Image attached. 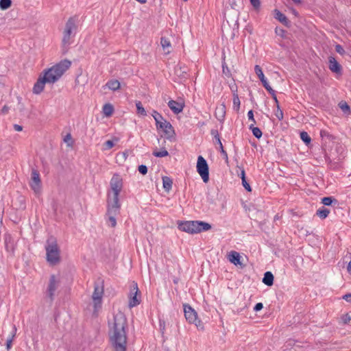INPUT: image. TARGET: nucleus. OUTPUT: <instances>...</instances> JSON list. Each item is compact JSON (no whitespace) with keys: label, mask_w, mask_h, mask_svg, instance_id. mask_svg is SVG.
<instances>
[{"label":"nucleus","mask_w":351,"mask_h":351,"mask_svg":"<svg viewBox=\"0 0 351 351\" xmlns=\"http://www.w3.org/2000/svg\"><path fill=\"white\" fill-rule=\"evenodd\" d=\"M126 326L127 319L123 313L114 315L113 322L110 324L109 335L115 351H126Z\"/></svg>","instance_id":"f257e3e1"},{"label":"nucleus","mask_w":351,"mask_h":351,"mask_svg":"<svg viewBox=\"0 0 351 351\" xmlns=\"http://www.w3.org/2000/svg\"><path fill=\"white\" fill-rule=\"evenodd\" d=\"M71 62L69 60H63L49 69L43 71V76L47 79L49 84L56 82L62 75L69 69Z\"/></svg>","instance_id":"f03ea898"},{"label":"nucleus","mask_w":351,"mask_h":351,"mask_svg":"<svg viewBox=\"0 0 351 351\" xmlns=\"http://www.w3.org/2000/svg\"><path fill=\"white\" fill-rule=\"evenodd\" d=\"M47 262L51 265H56L60 261V250L57 241L53 237H50L47 240L45 245Z\"/></svg>","instance_id":"7ed1b4c3"},{"label":"nucleus","mask_w":351,"mask_h":351,"mask_svg":"<svg viewBox=\"0 0 351 351\" xmlns=\"http://www.w3.org/2000/svg\"><path fill=\"white\" fill-rule=\"evenodd\" d=\"M179 230L191 234L207 231L211 228L210 224L200 221H189L178 223Z\"/></svg>","instance_id":"20e7f679"},{"label":"nucleus","mask_w":351,"mask_h":351,"mask_svg":"<svg viewBox=\"0 0 351 351\" xmlns=\"http://www.w3.org/2000/svg\"><path fill=\"white\" fill-rule=\"evenodd\" d=\"M112 193H108V203L119 204V196L123 187V180L118 174H114L110 180Z\"/></svg>","instance_id":"39448f33"},{"label":"nucleus","mask_w":351,"mask_h":351,"mask_svg":"<svg viewBox=\"0 0 351 351\" xmlns=\"http://www.w3.org/2000/svg\"><path fill=\"white\" fill-rule=\"evenodd\" d=\"M77 29L76 20L73 17H70L65 24V28L63 32L62 40L64 53L67 51L69 46L71 44V36L74 35Z\"/></svg>","instance_id":"423d86ee"},{"label":"nucleus","mask_w":351,"mask_h":351,"mask_svg":"<svg viewBox=\"0 0 351 351\" xmlns=\"http://www.w3.org/2000/svg\"><path fill=\"white\" fill-rule=\"evenodd\" d=\"M104 295V286L102 282L95 283L92 299L94 306L93 314L97 315L99 310L101 307L102 298Z\"/></svg>","instance_id":"0eeeda50"},{"label":"nucleus","mask_w":351,"mask_h":351,"mask_svg":"<svg viewBox=\"0 0 351 351\" xmlns=\"http://www.w3.org/2000/svg\"><path fill=\"white\" fill-rule=\"evenodd\" d=\"M183 307L184 316L187 322L190 324H193L197 328L202 329L203 324L202 322L198 319L196 311L189 304H185L183 305Z\"/></svg>","instance_id":"6e6552de"},{"label":"nucleus","mask_w":351,"mask_h":351,"mask_svg":"<svg viewBox=\"0 0 351 351\" xmlns=\"http://www.w3.org/2000/svg\"><path fill=\"white\" fill-rule=\"evenodd\" d=\"M197 171L202 178L203 181L206 183L209 180L208 165L206 160L202 156H199L197 158Z\"/></svg>","instance_id":"1a4fd4ad"},{"label":"nucleus","mask_w":351,"mask_h":351,"mask_svg":"<svg viewBox=\"0 0 351 351\" xmlns=\"http://www.w3.org/2000/svg\"><path fill=\"white\" fill-rule=\"evenodd\" d=\"M120 204L108 203L107 215L108 216L109 225L114 228L117 225L116 215L119 213Z\"/></svg>","instance_id":"9d476101"},{"label":"nucleus","mask_w":351,"mask_h":351,"mask_svg":"<svg viewBox=\"0 0 351 351\" xmlns=\"http://www.w3.org/2000/svg\"><path fill=\"white\" fill-rule=\"evenodd\" d=\"M30 186L36 193L40 191L41 189V181L40 178V174L36 169H32Z\"/></svg>","instance_id":"9b49d317"},{"label":"nucleus","mask_w":351,"mask_h":351,"mask_svg":"<svg viewBox=\"0 0 351 351\" xmlns=\"http://www.w3.org/2000/svg\"><path fill=\"white\" fill-rule=\"evenodd\" d=\"M59 282L56 279L55 275H51L49 278V285L47 288V296L52 302L54 300L55 291L58 287Z\"/></svg>","instance_id":"f8f14e48"},{"label":"nucleus","mask_w":351,"mask_h":351,"mask_svg":"<svg viewBox=\"0 0 351 351\" xmlns=\"http://www.w3.org/2000/svg\"><path fill=\"white\" fill-rule=\"evenodd\" d=\"M138 289L136 283L133 282L132 287L130 291L129 306L134 307L140 304V300L137 298Z\"/></svg>","instance_id":"ddd939ff"},{"label":"nucleus","mask_w":351,"mask_h":351,"mask_svg":"<svg viewBox=\"0 0 351 351\" xmlns=\"http://www.w3.org/2000/svg\"><path fill=\"white\" fill-rule=\"evenodd\" d=\"M45 84H49L47 79L45 78L43 75L40 76L37 82L34 84L33 93L36 95L41 93L44 90Z\"/></svg>","instance_id":"4468645a"},{"label":"nucleus","mask_w":351,"mask_h":351,"mask_svg":"<svg viewBox=\"0 0 351 351\" xmlns=\"http://www.w3.org/2000/svg\"><path fill=\"white\" fill-rule=\"evenodd\" d=\"M328 68L329 69L337 74H341L342 71V67L340 64L336 60V59L330 56L328 58Z\"/></svg>","instance_id":"2eb2a0df"},{"label":"nucleus","mask_w":351,"mask_h":351,"mask_svg":"<svg viewBox=\"0 0 351 351\" xmlns=\"http://www.w3.org/2000/svg\"><path fill=\"white\" fill-rule=\"evenodd\" d=\"M158 128L162 130L165 134L168 136V138L171 137L175 134L173 126L166 120L159 124Z\"/></svg>","instance_id":"dca6fc26"},{"label":"nucleus","mask_w":351,"mask_h":351,"mask_svg":"<svg viewBox=\"0 0 351 351\" xmlns=\"http://www.w3.org/2000/svg\"><path fill=\"white\" fill-rule=\"evenodd\" d=\"M168 106L175 114H179L183 110L184 104L182 102L170 100L168 102Z\"/></svg>","instance_id":"f3484780"},{"label":"nucleus","mask_w":351,"mask_h":351,"mask_svg":"<svg viewBox=\"0 0 351 351\" xmlns=\"http://www.w3.org/2000/svg\"><path fill=\"white\" fill-rule=\"evenodd\" d=\"M274 18L279 21L282 24H283L286 27H289L290 21H289L287 17L278 10H274Z\"/></svg>","instance_id":"a211bd4d"},{"label":"nucleus","mask_w":351,"mask_h":351,"mask_svg":"<svg viewBox=\"0 0 351 351\" xmlns=\"http://www.w3.org/2000/svg\"><path fill=\"white\" fill-rule=\"evenodd\" d=\"M215 117L219 121H223L226 117V106L223 103L219 106H217L215 112Z\"/></svg>","instance_id":"6ab92c4d"},{"label":"nucleus","mask_w":351,"mask_h":351,"mask_svg":"<svg viewBox=\"0 0 351 351\" xmlns=\"http://www.w3.org/2000/svg\"><path fill=\"white\" fill-rule=\"evenodd\" d=\"M254 71H255L256 74L258 77L259 80L262 82L263 86L265 88H267V86H268V85H269V83L267 81L266 78L265 77V75L263 73L261 67L259 65H256L254 66Z\"/></svg>","instance_id":"aec40b11"},{"label":"nucleus","mask_w":351,"mask_h":351,"mask_svg":"<svg viewBox=\"0 0 351 351\" xmlns=\"http://www.w3.org/2000/svg\"><path fill=\"white\" fill-rule=\"evenodd\" d=\"M175 73L178 77L181 78H186L187 75V68L184 65H178L175 68Z\"/></svg>","instance_id":"412c9836"},{"label":"nucleus","mask_w":351,"mask_h":351,"mask_svg":"<svg viewBox=\"0 0 351 351\" xmlns=\"http://www.w3.org/2000/svg\"><path fill=\"white\" fill-rule=\"evenodd\" d=\"M106 86L111 90L116 91L120 88L121 84L117 80H110L106 84Z\"/></svg>","instance_id":"4be33fe9"},{"label":"nucleus","mask_w":351,"mask_h":351,"mask_svg":"<svg viewBox=\"0 0 351 351\" xmlns=\"http://www.w3.org/2000/svg\"><path fill=\"white\" fill-rule=\"evenodd\" d=\"M229 261L235 265H240V255L238 252L232 251L228 255Z\"/></svg>","instance_id":"5701e85b"},{"label":"nucleus","mask_w":351,"mask_h":351,"mask_svg":"<svg viewBox=\"0 0 351 351\" xmlns=\"http://www.w3.org/2000/svg\"><path fill=\"white\" fill-rule=\"evenodd\" d=\"M263 282L267 285L271 286L274 284V275L270 271H267L264 274V277L263 278Z\"/></svg>","instance_id":"b1692460"},{"label":"nucleus","mask_w":351,"mask_h":351,"mask_svg":"<svg viewBox=\"0 0 351 351\" xmlns=\"http://www.w3.org/2000/svg\"><path fill=\"white\" fill-rule=\"evenodd\" d=\"M162 184L164 189L169 192L171 189L173 182L170 178L165 176L162 178Z\"/></svg>","instance_id":"393cba45"},{"label":"nucleus","mask_w":351,"mask_h":351,"mask_svg":"<svg viewBox=\"0 0 351 351\" xmlns=\"http://www.w3.org/2000/svg\"><path fill=\"white\" fill-rule=\"evenodd\" d=\"M5 250L9 252H14V245L12 241V238L10 236H6L5 237Z\"/></svg>","instance_id":"a878e982"},{"label":"nucleus","mask_w":351,"mask_h":351,"mask_svg":"<svg viewBox=\"0 0 351 351\" xmlns=\"http://www.w3.org/2000/svg\"><path fill=\"white\" fill-rule=\"evenodd\" d=\"M152 115L156 121V128L158 129L159 124L161 123L162 121H164V120H165V119L156 110H153Z\"/></svg>","instance_id":"bb28decb"},{"label":"nucleus","mask_w":351,"mask_h":351,"mask_svg":"<svg viewBox=\"0 0 351 351\" xmlns=\"http://www.w3.org/2000/svg\"><path fill=\"white\" fill-rule=\"evenodd\" d=\"M16 330L17 329H16V326L13 325L12 332L11 333V335H10V337L6 341V348H7L8 350H10L11 346H12V341H13V339H14V337L16 336Z\"/></svg>","instance_id":"cd10ccee"},{"label":"nucleus","mask_w":351,"mask_h":351,"mask_svg":"<svg viewBox=\"0 0 351 351\" xmlns=\"http://www.w3.org/2000/svg\"><path fill=\"white\" fill-rule=\"evenodd\" d=\"M160 44L165 51V53L166 54H169L170 53L169 48L171 47L170 41L168 39L162 37L160 39Z\"/></svg>","instance_id":"c85d7f7f"},{"label":"nucleus","mask_w":351,"mask_h":351,"mask_svg":"<svg viewBox=\"0 0 351 351\" xmlns=\"http://www.w3.org/2000/svg\"><path fill=\"white\" fill-rule=\"evenodd\" d=\"M329 213L330 210L324 207L318 209L316 212V215L322 219H326Z\"/></svg>","instance_id":"c756f323"},{"label":"nucleus","mask_w":351,"mask_h":351,"mask_svg":"<svg viewBox=\"0 0 351 351\" xmlns=\"http://www.w3.org/2000/svg\"><path fill=\"white\" fill-rule=\"evenodd\" d=\"M136 112L138 114L145 117L147 112L143 107L142 103L140 101H136Z\"/></svg>","instance_id":"7c9ffc66"},{"label":"nucleus","mask_w":351,"mask_h":351,"mask_svg":"<svg viewBox=\"0 0 351 351\" xmlns=\"http://www.w3.org/2000/svg\"><path fill=\"white\" fill-rule=\"evenodd\" d=\"M241 178L242 180V184L243 186V187L247 191H252V189H251V186L246 181V179H245V170L243 169H242L241 171Z\"/></svg>","instance_id":"2f4dec72"},{"label":"nucleus","mask_w":351,"mask_h":351,"mask_svg":"<svg viewBox=\"0 0 351 351\" xmlns=\"http://www.w3.org/2000/svg\"><path fill=\"white\" fill-rule=\"evenodd\" d=\"M240 99L239 98L238 94L234 91L233 93V108L234 109L238 112L240 108Z\"/></svg>","instance_id":"473e14b6"},{"label":"nucleus","mask_w":351,"mask_h":351,"mask_svg":"<svg viewBox=\"0 0 351 351\" xmlns=\"http://www.w3.org/2000/svg\"><path fill=\"white\" fill-rule=\"evenodd\" d=\"M113 110V106L110 104H106L103 106V112L107 117L111 116Z\"/></svg>","instance_id":"72a5a7b5"},{"label":"nucleus","mask_w":351,"mask_h":351,"mask_svg":"<svg viewBox=\"0 0 351 351\" xmlns=\"http://www.w3.org/2000/svg\"><path fill=\"white\" fill-rule=\"evenodd\" d=\"M250 129L252 130L253 135L257 138H260L262 136L263 133L261 130L258 128L254 127L253 123L250 125Z\"/></svg>","instance_id":"f704fd0d"},{"label":"nucleus","mask_w":351,"mask_h":351,"mask_svg":"<svg viewBox=\"0 0 351 351\" xmlns=\"http://www.w3.org/2000/svg\"><path fill=\"white\" fill-rule=\"evenodd\" d=\"M333 202H337V199L332 197H325L322 199V203L325 206H330Z\"/></svg>","instance_id":"c9c22d12"},{"label":"nucleus","mask_w":351,"mask_h":351,"mask_svg":"<svg viewBox=\"0 0 351 351\" xmlns=\"http://www.w3.org/2000/svg\"><path fill=\"white\" fill-rule=\"evenodd\" d=\"M300 138L306 143V145H308L311 141V137L308 133L304 131L300 132Z\"/></svg>","instance_id":"e433bc0d"},{"label":"nucleus","mask_w":351,"mask_h":351,"mask_svg":"<svg viewBox=\"0 0 351 351\" xmlns=\"http://www.w3.org/2000/svg\"><path fill=\"white\" fill-rule=\"evenodd\" d=\"M11 0H0V8L6 10L11 6Z\"/></svg>","instance_id":"4c0bfd02"},{"label":"nucleus","mask_w":351,"mask_h":351,"mask_svg":"<svg viewBox=\"0 0 351 351\" xmlns=\"http://www.w3.org/2000/svg\"><path fill=\"white\" fill-rule=\"evenodd\" d=\"M153 155L156 157H165L169 155L168 152L166 149H162L160 151H155L153 152Z\"/></svg>","instance_id":"58836bf2"},{"label":"nucleus","mask_w":351,"mask_h":351,"mask_svg":"<svg viewBox=\"0 0 351 351\" xmlns=\"http://www.w3.org/2000/svg\"><path fill=\"white\" fill-rule=\"evenodd\" d=\"M339 106L344 112H350V108L346 102H340Z\"/></svg>","instance_id":"ea45409f"},{"label":"nucleus","mask_w":351,"mask_h":351,"mask_svg":"<svg viewBox=\"0 0 351 351\" xmlns=\"http://www.w3.org/2000/svg\"><path fill=\"white\" fill-rule=\"evenodd\" d=\"M114 145V143L113 142V141H111V140H108L107 141H106L104 144V149H110L111 148H112Z\"/></svg>","instance_id":"a19ab883"},{"label":"nucleus","mask_w":351,"mask_h":351,"mask_svg":"<svg viewBox=\"0 0 351 351\" xmlns=\"http://www.w3.org/2000/svg\"><path fill=\"white\" fill-rule=\"evenodd\" d=\"M275 115L280 121L283 119V112L280 110L279 105H278V106H277V110L275 112Z\"/></svg>","instance_id":"79ce46f5"},{"label":"nucleus","mask_w":351,"mask_h":351,"mask_svg":"<svg viewBox=\"0 0 351 351\" xmlns=\"http://www.w3.org/2000/svg\"><path fill=\"white\" fill-rule=\"evenodd\" d=\"M64 141L65 143H67L69 146H72L73 145L72 136H71V134H67L64 136Z\"/></svg>","instance_id":"37998d69"},{"label":"nucleus","mask_w":351,"mask_h":351,"mask_svg":"<svg viewBox=\"0 0 351 351\" xmlns=\"http://www.w3.org/2000/svg\"><path fill=\"white\" fill-rule=\"evenodd\" d=\"M138 170L142 175H145L147 173V167L144 165H139Z\"/></svg>","instance_id":"c03bdc74"},{"label":"nucleus","mask_w":351,"mask_h":351,"mask_svg":"<svg viewBox=\"0 0 351 351\" xmlns=\"http://www.w3.org/2000/svg\"><path fill=\"white\" fill-rule=\"evenodd\" d=\"M250 3L254 7V9L258 10L261 6L260 0H250Z\"/></svg>","instance_id":"a18cd8bd"},{"label":"nucleus","mask_w":351,"mask_h":351,"mask_svg":"<svg viewBox=\"0 0 351 351\" xmlns=\"http://www.w3.org/2000/svg\"><path fill=\"white\" fill-rule=\"evenodd\" d=\"M335 51L341 55H343L345 53V50L342 46L339 44L335 45Z\"/></svg>","instance_id":"49530a36"},{"label":"nucleus","mask_w":351,"mask_h":351,"mask_svg":"<svg viewBox=\"0 0 351 351\" xmlns=\"http://www.w3.org/2000/svg\"><path fill=\"white\" fill-rule=\"evenodd\" d=\"M247 117H248V119L250 121H251L252 122L253 124L256 123V121L254 118V113H253V111L252 110H250L248 112H247Z\"/></svg>","instance_id":"de8ad7c7"},{"label":"nucleus","mask_w":351,"mask_h":351,"mask_svg":"<svg viewBox=\"0 0 351 351\" xmlns=\"http://www.w3.org/2000/svg\"><path fill=\"white\" fill-rule=\"evenodd\" d=\"M263 308V304L261 302L257 303L255 306L254 307V311H259Z\"/></svg>","instance_id":"09e8293b"},{"label":"nucleus","mask_w":351,"mask_h":351,"mask_svg":"<svg viewBox=\"0 0 351 351\" xmlns=\"http://www.w3.org/2000/svg\"><path fill=\"white\" fill-rule=\"evenodd\" d=\"M210 134L212 136H213V137L217 140L219 139L220 137H219V132L217 130H212L211 132H210Z\"/></svg>","instance_id":"8fccbe9b"},{"label":"nucleus","mask_w":351,"mask_h":351,"mask_svg":"<svg viewBox=\"0 0 351 351\" xmlns=\"http://www.w3.org/2000/svg\"><path fill=\"white\" fill-rule=\"evenodd\" d=\"M343 299L347 302H351V293H347L343 296Z\"/></svg>","instance_id":"3c124183"},{"label":"nucleus","mask_w":351,"mask_h":351,"mask_svg":"<svg viewBox=\"0 0 351 351\" xmlns=\"http://www.w3.org/2000/svg\"><path fill=\"white\" fill-rule=\"evenodd\" d=\"M14 129L17 131V132H21L23 130V127L20 125H18V124H14Z\"/></svg>","instance_id":"603ef678"},{"label":"nucleus","mask_w":351,"mask_h":351,"mask_svg":"<svg viewBox=\"0 0 351 351\" xmlns=\"http://www.w3.org/2000/svg\"><path fill=\"white\" fill-rule=\"evenodd\" d=\"M271 95H274V93H276L275 90L274 89H272V88L269 86V84L268 85V86H267V88H265Z\"/></svg>","instance_id":"864d4df0"},{"label":"nucleus","mask_w":351,"mask_h":351,"mask_svg":"<svg viewBox=\"0 0 351 351\" xmlns=\"http://www.w3.org/2000/svg\"><path fill=\"white\" fill-rule=\"evenodd\" d=\"M271 95H274V93H276L275 90L274 89H272V88L269 86V84L268 85V86H267V88H265Z\"/></svg>","instance_id":"5fc2aeb1"},{"label":"nucleus","mask_w":351,"mask_h":351,"mask_svg":"<svg viewBox=\"0 0 351 351\" xmlns=\"http://www.w3.org/2000/svg\"><path fill=\"white\" fill-rule=\"evenodd\" d=\"M221 153L223 154V157L228 160V154L227 152L223 149V147L222 146V149H220Z\"/></svg>","instance_id":"6e6d98bb"},{"label":"nucleus","mask_w":351,"mask_h":351,"mask_svg":"<svg viewBox=\"0 0 351 351\" xmlns=\"http://www.w3.org/2000/svg\"><path fill=\"white\" fill-rule=\"evenodd\" d=\"M8 110H9V108L7 106H4L2 109H1V112L3 114H6L8 112Z\"/></svg>","instance_id":"4d7b16f0"},{"label":"nucleus","mask_w":351,"mask_h":351,"mask_svg":"<svg viewBox=\"0 0 351 351\" xmlns=\"http://www.w3.org/2000/svg\"><path fill=\"white\" fill-rule=\"evenodd\" d=\"M160 327L162 330L165 329V322L160 321Z\"/></svg>","instance_id":"13d9d810"},{"label":"nucleus","mask_w":351,"mask_h":351,"mask_svg":"<svg viewBox=\"0 0 351 351\" xmlns=\"http://www.w3.org/2000/svg\"><path fill=\"white\" fill-rule=\"evenodd\" d=\"M222 68H223V73L226 74V71H225V69H227L228 72H229V71H228V66L225 64V63H223V64H222Z\"/></svg>","instance_id":"bf43d9fd"},{"label":"nucleus","mask_w":351,"mask_h":351,"mask_svg":"<svg viewBox=\"0 0 351 351\" xmlns=\"http://www.w3.org/2000/svg\"><path fill=\"white\" fill-rule=\"evenodd\" d=\"M348 272L351 274V262L348 263V265L347 267Z\"/></svg>","instance_id":"052dcab7"},{"label":"nucleus","mask_w":351,"mask_h":351,"mask_svg":"<svg viewBox=\"0 0 351 351\" xmlns=\"http://www.w3.org/2000/svg\"><path fill=\"white\" fill-rule=\"evenodd\" d=\"M351 317L347 314L346 315V318L344 319V323H347L348 321H350Z\"/></svg>","instance_id":"680f3d73"},{"label":"nucleus","mask_w":351,"mask_h":351,"mask_svg":"<svg viewBox=\"0 0 351 351\" xmlns=\"http://www.w3.org/2000/svg\"><path fill=\"white\" fill-rule=\"evenodd\" d=\"M216 141H217V144L219 145V148L222 149L223 145H222V143H221V141L220 140V138L219 139L216 140Z\"/></svg>","instance_id":"e2e57ef3"},{"label":"nucleus","mask_w":351,"mask_h":351,"mask_svg":"<svg viewBox=\"0 0 351 351\" xmlns=\"http://www.w3.org/2000/svg\"><path fill=\"white\" fill-rule=\"evenodd\" d=\"M296 4H300L302 2V0H292Z\"/></svg>","instance_id":"0e129e2a"},{"label":"nucleus","mask_w":351,"mask_h":351,"mask_svg":"<svg viewBox=\"0 0 351 351\" xmlns=\"http://www.w3.org/2000/svg\"><path fill=\"white\" fill-rule=\"evenodd\" d=\"M136 1L142 4L145 3L147 2V0H136Z\"/></svg>","instance_id":"69168bd1"},{"label":"nucleus","mask_w":351,"mask_h":351,"mask_svg":"<svg viewBox=\"0 0 351 351\" xmlns=\"http://www.w3.org/2000/svg\"><path fill=\"white\" fill-rule=\"evenodd\" d=\"M273 99H274V100L275 101V103L276 104V106H278V105H279V104H278V99H277V97L276 96V97H274V98H273Z\"/></svg>","instance_id":"338daca9"},{"label":"nucleus","mask_w":351,"mask_h":351,"mask_svg":"<svg viewBox=\"0 0 351 351\" xmlns=\"http://www.w3.org/2000/svg\"><path fill=\"white\" fill-rule=\"evenodd\" d=\"M293 14H295V15L298 14V12L295 10H293Z\"/></svg>","instance_id":"774afa93"}]
</instances>
